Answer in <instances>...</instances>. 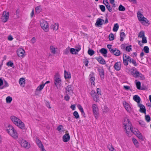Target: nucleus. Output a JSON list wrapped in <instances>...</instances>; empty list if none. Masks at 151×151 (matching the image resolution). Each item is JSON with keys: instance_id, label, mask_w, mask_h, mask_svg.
Here are the masks:
<instances>
[{"instance_id": "64", "label": "nucleus", "mask_w": 151, "mask_h": 151, "mask_svg": "<svg viewBox=\"0 0 151 151\" xmlns=\"http://www.w3.org/2000/svg\"><path fill=\"white\" fill-rule=\"evenodd\" d=\"M8 86L9 85L8 83L5 80L4 81V86H3V87H2L1 88L0 87V89H2L4 88V87H8Z\"/></svg>"}, {"instance_id": "34", "label": "nucleus", "mask_w": 151, "mask_h": 151, "mask_svg": "<svg viewBox=\"0 0 151 151\" xmlns=\"http://www.w3.org/2000/svg\"><path fill=\"white\" fill-rule=\"evenodd\" d=\"M88 53L90 56H92L94 54L95 52L93 50L89 48L88 51Z\"/></svg>"}, {"instance_id": "47", "label": "nucleus", "mask_w": 151, "mask_h": 151, "mask_svg": "<svg viewBox=\"0 0 151 151\" xmlns=\"http://www.w3.org/2000/svg\"><path fill=\"white\" fill-rule=\"evenodd\" d=\"M149 48L147 46H145L143 48L144 52L146 53H148L149 52Z\"/></svg>"}, {"instance_id": "20", "label": "nucleus", "mask_w": 151, "mask_h": 151, "mask_svg": "<svg viewBox=\"0 0 151 151\" xmlns=\"http://www.w3.org/2000/svg\"><path fill=\"white\" fill-rule=\"evenodd\" d=\"M61 81V79L59 78V76L58 75L55 76V85L57 86V84L58 83H60V82Z\"/></svg>"}, {"instance_id": "35", "label": "nucleus", "mask_w": 151, "mask_h": 151, "mask_svg": "<svg viewBox=\"0 0 151 151\" xmlns=\"http://www.w3.org/2000/svg\"><path fill=\"white\" fill-rule=\"evenodd\" d=\"M70 52L73 54H77L78 53L76 51V49L73 48H71L70 49Z\"/></svg>"}, {"instance_id": "30", "label": "nucleus", "mask_w": 151, "mask_h": 151, "mask_svg": "<svg viewBox=\"0 0 151 151\" xmlns=\"http://www.w3.org/2000/svg\"><path fill=\"white\" fill-rule=\"evenodd\" d=\"M19 83L21 85H24L23 86H24L25 83L24 78H21L19 79Z\"/></svg>"}, {"instance_id": "39", "label": "nucleus", "mask_w": 151, "mask_h": 151, "mask_svg": "<svg viewBox=\"0 0 151 151\" xmlns=\"http://www.w3.org/2000/svg\"><path fill=\"white\" fill-rule=\"evenodd\" d=\"M125 8L122 4H120L118 8V9L119 11H124L125 10Z\"/></svg>"}, {"instance_id": "60", "label": "nucleus", "mask_w": 151, "mask_h": 151, "mask_svg": "<svg viewBox=\"0 0 151 151\" xmlns=\"http://www.w3.org/2000/svg\"><path fill=\"white\" fill-rule=\"evenodd\" d=\"M126 130V133L127 135L129 137L131 135V133L130 132V130H128L127 128V129H125Z\"/></svg>"}, {"instance_id": "56", "label": "nucleus", "mask_w": 151, "mask_h": 151, "mask_svg": "<svg viewBox=\"0 0 151 151\" xmlns=\"http://www.w3.org/2000/svg\"><path fill=\"white\" fill-rule=\"evenodd\" d=\"M145 119L147 122H149L151 120V118L149 115H147L145 116Z\"/></svg>"}, {"instance_id": "14", "label": "nucleus", "mask_w": 151, "mask_h": 151, "mask_svg": "<svg viewBox=\"0 0 151 151\" xmlns=\"http://www.w3.org/2000/svg\"><path fill=\"white\" fill-rule=\"evenodd\" d=\"M70 139V136L69 133H66L63 137V140L64 142H68Z\"/></svg>"}, {"instance_id": "12", "label": "nucleus", "mask_w": 151, "mask_h": 151, "mask_svg": "<svg viewBox=\"0 0 151 151\" xmlns=\"http://www.w3.org/2000/svg\"><path fill=\"white\" fill-rule=\"evenodd\" d=\"M138 106L140 108L139 111L140 112L144 113L145 114H146V109L144 105L142 104H138Z\"/></svg>"}, {"instance_id": "17", "label": "nucleus", "mask_w": 151, "mask_h": 151, "mask_svg": "<svg viewBox=\"0 0 151 151\" xmlns=\"http://www.w3.org/2000/svg\"><path fill=\"white\" fill-rule=\"evenodd\" d=\"M114 68L116 70H119L121 68V62H119L116 63L114 65Z\"/></svg>"}, {"instance_id": "1", "label": "nucleus", "mask_w": 151, "mask_h": 151, "mask_svg": "<svg viewBox=\"0 0 151 151\" xmlns=\"http://www.w3.org/2000/svg\"><path fill=\"white\" fill-rule=\"evenodd\" d=\"M19 142L22 147L28 149L30 147V145L26 140L22 138L19 139Z\"/></svg>"}, {"instance_id": "26", "label": "nucleus", "mask_w": 151, "mask_h": 151, "mask_svg": "<svg viewBox=\"0 0 151 151\" xmlns=\"http://www.w3.org/2000/svg\"><path fill=\"white\" fill-rule=\"evenodd\" d=\"M64 75L65 79L70 78L71 77V75L70 73L66 72L65 70L64 71Z\"/></svg>"}, {"instance_id": "16", "label": "nucleus", "mask_w": 151, "mask_h": 151, "mask_svg": "<svg viewBox=\"0 0 151 151\" xmlns=\"http://www.w3.org/2000/svg\"><path fill=\"white\" fill-rule=\"evenodd\" d=\"M123 104L124 107L127 111L130 113L132 109L130 105L126 102H125V103H123Z\"/></svg>"}, {"instance_id": "57", "label": "nucleus", "mask_w": 151, "mask_h": 151, "mask_svg": "<svg viewBox=\"0 0 151 151\" xmlns=\"http://www.w3.org/2000/svg\"><path fill=\"white\" fill-rule=\"evenodd\" d=\"M14 129V128L11 125H9L7 127L6 130L7 132L8 133L9 131L11 130Z\"/></svg>"}, {"instance_id": "5", "label": "nucleus", "mask_w": 151, "mask_h": 151, "mask_svg": "<svg viewBox=\"0 0 151 151\" xmlns=\"http://www.w3.org/2000/svg\"><path fill=\"white\" fill-rule=\"evenodd\" d=\"M92 106L93 114L95 117L96 118V117H97L99 114L98 112V109L97 105L95 104H93Z\"/></svg>"}, {"instance_id": "22", "label": "nucleus", "mask_w": 151, "mask_h": 151, "mask_svg": "<svg viewBox=\"0 0 151 151\" xmlns=\"http://www.w3.org/2000/svg\"><path fill=\"white\" fill-rule=\"evenodd\" d=\"M136 85L137 88L139 90H145V88H141V83L140 81H137V80H135Z\"/></svg>"}, {"instance_id": "48", "label": "nucleus", "mask_w": 151, "mask_h": 151, "mask_svg": "<svg viewBox=\"0 0 151 151\" xmlns=\"http://www.w3.org/2000/svg\"><path fill=\"white\" fill-rule=\"evenodd\" d=\"M123 60L124 65L125 66H127L128 64V60L127 59L124 58V56L123 57Z\"/></svg>"}, {"instance_id": "55", "label": "nucleus", "mask_w": 151, "mask_h": 151, "mask_svg": "<svg viewBox=\"0 0 151 151\" xmlns=\"http://www.w3.org/2000/svg\"><path fill=\"white\" fill-rule=\"evenodd\" d=\"M50 48L51 50L52 53L53 54H55L56 52L55 48L54 47H53L52 46H50Z\"/></svg>"}, {"instance_id": "19", "label": "nucleus", "mask_w": 151, "mask_h": 151, "mask_svg": "<svg viewBox=\"0 0 151 151\" xmlns=\"http://www.w3.org/2000/svg\"><path fill=\"white\" fill-rule=\"evenodd\" d=\"M20 121L18 122V124H17V125L19 128L22 129H25V126L24 124L22 122L21 120H19Z\"/></svg>"}, {"instance_id": "37", "label": "nucleus", "mask_w": 151, "mask_h": 151, "mask_svg": "<svg viewBox=\"0 0 151 151\" xmlns=\"http://www.w3.org/2000/svg\"><path fill=\"white\" fill-rule=\"evenodd\" d=\"M12 100V98L9 96L7 97L6 98V101L7 103H10Z\"/></svg>"}, {"instance_id": "21", "label": "nucleus", "mask_w": 151, "mask_h": 151, "mask_svg": "<svg viewBox=\"0 0 151 151\" xmlns=\"http://www.w3.org/2000/svg\"><path fill=\"white\" fill-rule=\"evenodd\" d=\"M77 107L78 109L81 111L82 114L83 116V117H84V118H86V114L84 112L83 109V108L81 106L80 104H78L77 106Z\"/></svg>"}, {"instance_id": "27", "label": "nucleus", "mask_w": 151, "mask_h": 151, "mask_svg": "<svg viewBox=\"0 0 151 151\" xmlns=\"http://www.w3.org/2000/svg\"><path fill=\"white\" fill-rule=\"evenodd\" d=\"M36 142L40 148L43 146V145L40 140L38 139L37 138H36Z\"/></svg>"}, {"instance_id": "8", "label": "nucleus", "mask_w": 151, "mask_h": 151, "mask_svg": "<svg viewBox=\"0 0 151 151\" xmlns=\"http://www.w3.org/2000/svg\"><path fill=\"white\" fill-rule=\"evenodd\" d=\"M98 70L99 72V74L101 79V80L104 79V73L103 68H98Z\"/></svg>"}, {"instance_id": "32", "label": "nucleus", "mask_w": 151, "mask_h": 151, "mask_svg": "<svg viewBox=\"0 0 151 151\" xmlns=\"http://www.w3.org/2000/svg\"><path fill=\"white\" fill-rule=\"evenodd\" d=\"M132 140L134 144L136 147H138L139 146L138 145V142L137 140L134 138H132Z\"/></svg>"}, {"instance_id": "7", "label": "nucleus", "mask_w": 151, "mask_h": 151, "mask_svg": "<svg viewBox=\"0 0 151 151\" xmlns=\"http://www.w3.org/2000/svg\"><path fill=\"white\" fill-rule=\"evenodd\" d=\"M8 133L14 138L15 139L17 138V133L14 129L9 131Z\"/></svg>"}, {"instance_id": "40", "label": "nucleus", "mask_w": 151, "mask_h": 151, "mask_svg": "<svg viewBox=\"0 0 151 151\" xmlns=\"http://www.w3.org/2000/svg\"><path fill=\"white\" fill-rule=\"evenodd\" d=\"M70 49V47H68L65 49L63 51L64 54L66 55H68L69 54Z\"/></svg>"}, {"instance_id": "59", "label": "nucleus", "mask_w": 151, "mask_h": 151, "mask_svg": "<svg viewBox=\"0 0 151 151\" xmlns=\"http://www.w3.org/2000/svg\"><path fill=\"white\" fill-rule=\"evenodd\" d=\"M142 42L143 43H147V40L146 37L144 36L142 37Z\"/></svg>"}, {"instance_id": "18", "label": "nucleus", "mask_w": 151, "mask_h": 151, "mask_svg": "<svg viewBox=\"0 0 151 151\" xmlns=\"http://www.w3.org/2000/svg\"><path fill=\"white\" fill-rule=\"evenodd\" d=\"M135 73H136L137 75H136V76H134V77L137 78L139 77L140 78V79L142 80H144L145 79L144 76L139 71Z\"/></svg>"}, {"instance_id": "53", "label": "nucleus", "mask_w": 151, "mask_h": 151, "mask_svg": "<svg viewBox=\"0 0 151 151\" xmlns=\"http://www.w3.org/2000/svg\"><path fill=\"white\" fill-rule=\"evenodd\" d=\"M129 130H130L132 133H133L134 134H135L136 135L138 133V131H137L136 130H135L134 131V130L132 126L131 127V129H129Z\"/></svg>"}, {"instance_id": "41", "label": "nucleus", "mask_w": 151, "mask_h": 151, "mask_svg": "<svg viewBox=\"0 0 151 151\" xmlns=\"http://www.w3.org/2000/svg\"><path fill=\"white\" fill-rule=\"evenodd\" d=\"M136 135L139 139L142 140H143L142 135L139 132H138V133Z\"/></svg>"}, {"instance_id": "10", "label": "nucleus", "mask_w": 151, "mask_h": 151, "mask_svg": "<svg viewBox=\"0 0 151 151\" xmlns=\"http://www.w3.org/2000/svg\"><path fill=\"white\" fill-rule=\"evenodd\" d=\"M10 119L13 123L16 125L18 124V122L20 121V119L16 117L15 116H12L10 117Z\"/></svg>"}, {"instance_id": "9", "label": "nucleus", "mask_w": 151, "mask_h": 151, "mask_svg": "<svg viewBox=\"0 0 151 151\" xmlns=\"http://www.w3.org/2000/svg\"><path fill=\"white\" fill-rule=\"evenodd\" d=\"M95 59L97 60L99 63L101 64H105L106 63L105 60L101 56H99L98 57H96Z\"/></svg>"}, {"instance_id": "51", "label": "nucleus", "mask_w": 151, "mask_h": 151, "mask_svg": "<svg viewBox=\"0 0 151 151\" xmlns=\"http://www.w3.org/2000/svg\"><path fill=\"white\" fill-rule=\"evenodd\" d=\"M109 39L110 41H112L114 40V35L112 33H111L109 35Z\"/></svg>"}, {"instance_id": "3", "label": "nucleus", "mask_w": 151, "mask_h": 151, "mask_svg": "<svg viewBox=\"0 0 151 151\" xmlns=\"http://www.w3.org/2000/svg\"><path fill=\"white\" fill-rule=\"evenodd\" d=\"M123 124L125 127V129L127 128L128 130L131 129L132 124L129 120L128 119H125L123 122Z\"/></svg>"}, {"instance_id": "46", "label": "nucleus", "mask_w": 151, "mask_h": 151, "mask_svg": "<svg viewBox=\"0 0 151 151\" xmlns=\"http://www.w3.org/2000/svg\"><path fill=\"white\" fill-rule=\"evenodd\" d=\"M89 77L90 78V80L91 82V84H93V85H94V81L95 80V77L93 76H91Z\"/></svg>"}, {"instance_id": "63", "label": "nucleus", "mask_w": 151, "mask_h": 151, "mask_svg": "<svg viewBox=\"0 0 151 151\" xmlns=\"http://www.w3.org/2000/svg\"><path fill=\"white\" fill-rule=\"evenodd\" d=\"M84 60L83 62L84 63L85 65L86 66H87L89 62L88 60L86 58L85 59H84Z\"/></svg>"}, {"instance_id": "54", "label": "nucleus", "mask_w": 151, "mask_h": 151, "mask_svg": "<svg viewBox=\"0 0 151 151\" xmlns=\"http://www.w3.org/2000/svg\"><path fill=\"white\" fill-rule=\"evenodd\" d=\"M99 8L101 9V11L102 12H104L105 11L106 9L105 6L103 5H100L99 6Z\"/></svg>"}, {"instance_id": "15", "label": "nucleus", "mask_w": 151, "mask_h": 151, "mask_svg": "<svg viewBox=\"0 0 151 151\" xmlns=\"http://www.w3.org/2000/svg\"><path fill=\"white\" fill-rule=\"evenodd\" d=\"M99 52L103 55L104 57H107L108 51L106 49L104 48H102L100 50Z\"/></svg>"}, {"instance_id": "24", "label": "nucleus", "mask_w": 151, "mask_h": 151, "mask_svg": "<svg viewBox=\"0 0 151 151\" xmlns=\"http://www.w3.org/2000/svg\"><path fill=\"white\" fill-rule=\"evenodd\" d=\"M133 98V100L136 101L138 104H139L140 103L141 101V99L138 96L135 95L134 96Z\"/></svg>"}, {"instance_id": "6", "label": "nucleus", "mask_w": 151, "mask_h": 151, "mask_svg": "<svg viewBox=\"0 0 151 151\" xmlns=\"http://www.w3.org/2000/svg\"><path fill=\"white\" fill-rule=\"evenodd\" d=\"M72 87L73 86L72 85H69L65 88V92L66 94L70 95L73 93V90L72 89Z\"/></svg>"}, {"instance_id": "2", "label": "nucleus", "mask_w": 151, "mask_h": 151, "mask_svg": "<svg viewBox=\"0 0 151 151\" xmlns=\"http://www.w3.org/2000/svg\"><path fill=\"white\" fill-rule=\"evenodd\" d=\"M40 25L42 29L45 32L49 31L48 25L47 22L45 20L42 21L40 23Z\"/></svg>"}, {"instance_id": "36", "label": "nucleus", "mask_w": 151, "mask_h": 151, "mask_svg": "<svg viewBox=\"0 0 151 151\" xmlns=\"http://www.w3.org/2000/svg\"><path fill=\"white\" fill-rule=\"evenodd\" d=\"M145 36V32L143 31H140L138 36V37L142 38Z\"/></svg>"}, {"instance_id": "4", "label": "nucleus", "mask_w": 151, "mask_h": 151, "mask_svg": "<svg viewBox=\"0 0 151 151\" xmlns=\"http://www.w3.org/2000/svg\"><path fill=\"white\" fill-rule=\"evenodd\" d=\"M9 13L6 12H4L3 13L2 16V21L5 22L7 21L9 18Z\"/></svg>"}, {"instance_id": "62", "label": "nucleus", "mask_w": 151, "mask_h": 151, "mask_svg": "<svg viewBox=\"0 0 151 151\" xmlns=\"http://www.w3.org/2000/svg\"><path fill=\"white\" fill-rule=\"evenodd\" d=\"M76 50L77 52H79L81 49V46L80 45H79L78 46H75Z\"/></svg>"}, {"instance_id": "44", "label": "nucleus", "mask_w": 151, "mask_h": 151, "mask_svg": "<svg viewBox=\"0 0 151 151\" xmlns=\"http://www.w3.org/2000/svg\"><path fill=\"white\" fill-rule=\"evenodd\" d=\"M105 5L106 6V8L109 12H111L112 11V8L109 3V4H106Z\"/></svg>"}, {"instance_id": "11", "label": "nucleus", "mask_w": 151, "mask_h": 151, "mask_svg": "<svg viewBox=\"0 0 151 151\" xmlns=\"http://www.w3.org/2000/svg\"><path fill=\"white\" fill-rule=\"evenodd\" d=\"M25 53V51L23 49L20 48L17 50V54L19 57H23Z\"/></svg>"}, {"instance_id": "50", "label": "nucleus", "mask_w": 151, "mask_h": 151, "mask_svg": "<svg viewBox=\"0 0 151 151\" xmlns=\"http://www.w3.org/2000/svg\"><path fill=\"white\" fill-rule=\"evenodd\" d=\"M107 147L108 148L109 150H110L111 151H114V148L111 145H110V144H108L107 145Z\"/></svg>"}, {"instance_id": "58", "label": "nucleus", "mask_w": 151, "mask_h": 151, "mask_svg": "<svg viewBox=\"0 0 151 151\" xmlns=\"http://www.w3.org/2000/svg\"><path fill=\"white\" fill-rule=\"evenodd\" d=\"M120 54L121 53L119 50L116 49V51L115 54H114V55L116 56H118L120 55Z\"/></svg>"}, {"instance_id": "25", "label": "nucleus", "mask_w": 151, "mask_h": 151, "mask_svg": "<svg viewBox=\"0 0 151 151\" xmlns=\"http://www.w3.org/2000/svg\"><path fill=\"white\" fill-rule=\"evenodd\" d=\"M130 71L131 74L133 75L134 77V76H136V75H137V74L135 73L139 71L137 70V69L135 67H133L131 69Z\"/></svg>"}, {"instance_id": "49", "label": "nucleus", "mask_w": 151, "mask_h": 151, "mask_svg": "<svg viewBox=\"0 0 151 151\" xmlns=\"http://www.w3.org/2000/svg\"><path fill=\"white\" fill-rule=\"evenodd\" d=\"M139 124L142 127H145V123L143 121L139 120L138 122Z\"/></svg>"}, {"instance_id": "29", "label": "nucleus", "mask_w": 151, "mask_h": 151, "mask_svg": "<svg viewBox=\"0 0 151 151\" xmlns=\"http://www.w3.org/2000/svg\"><path fill=\"white\" fill-rule=\"evenodd\" d=\"M119 27V24L117 23L115 24L114 26L113 30L114 32H116Z\"/></svg>"}, {"instance_id": "43", "label": "nucleus", "mask_w": 151, "mask_h": 151, "mask_svg": "<svg viewBox=\"0 0 151 151\" xmlns=\"http://www.w3.org/2000/svg\"><path fill=\"white\" fill-rule=\"evenodd\" d=\"M73 115L75 116V118L76 119L79 118V114L78 112L76 111H75L73 112Z\"/></svg>"}, {"instance_id": "61", "label": "nucleus", "mask_w": 151, "mask_h": 151, "mask_svg": "<svg viewBox=\"0 0 151 151\" xmlns=\"http://www.w3.org/2000/svg\"><path fill=\"white\" fill-rule=\"evenodd\" d=\"M14 65L13 63L11 61H9L7 63L6 65L8 66H10L11 67H12V66Z\"/></svg>"}, {"instance_id": "33", "label": "nucleus", "mask_w": 151, "mask_h": 151, "mask_svg": "<svg viewBox=\"0 0 151 151\" xmlns=\"http://www.w3.org/2000/svg\"><path fill=\"white\" fill-rule=\"evenodd\" d=\"M120 40L121 41H122L124 40V38L123 37H125V35L124 32H121L120 33Z\"/></svg>"}, {"instance_id": "23", "label": "nucleus", "mask_w": 151, "mask_h": 151, "mask_svg": "<svg viewBox=\"0 0 151 151\" xmlns=\"http://www.w3.org/2000/svg\"><path fill=\"white\" fill-rule=\"evenodd\" d=\"M58 24L55 23L54 24L51 25L50 26V28L53 30L56 31L58 29Z\"/></svg>"}, {"instance_id": "13", "label": "nucleus", "mask_w": 151, "mask_h": 151, "mask_svg": "<svg viewBox=\"0 0 151 151\" xmlns=\"http://www.w3.org/2000/svg\"><path fill=\"white\" fill-rule=\"evenodd\" d=\"M104 20L100 18H98L95 23V25L97 27H100L102 24V22H104Z\"/></svg>"}, {"instance_id": "38", "label": "nucleus", "mask_w": 151, "mask_h": 151, "mask_svg": "<svg viewBox=\"0 0 151 151\" xmlns=\"http://www.w3.org/2000/svg\"><path fill=\"white\" fill-rule=\"evenodd\" d=\"M99 96L96 93H95L93 98L94 100L96 102H98L99 100Z\"/></svg>"}, {"instance_id": "31", "label": "nucleus", "mask_w": 151, "mask_h": 151, "mask_svg": "<svg viewBox=\"0 0 151 151\" xmlns=\"http://www.w3.org/2000/svg\"><path fill=\"white\" fill-rule=\"evenodd\" d=\"M137 16L138 19L139 21H140V19H142V17H144L143 14L139 11L137 12Z\"/></svg>"}, {"instance_id": "45", "label": "nucleus", "mask_w": 151, "mask_h": 151, "mask_svg": "<svg viewBox=\"0 0 151 151\" xmlns=\"http://www.w3.org/2000/svg\"><path fill=\"white\" fill-rule=\"evenodd\" d=\"M132 45H129L128 46H127L126 47L125 50L128 52H130L132 51Z\"/></svg>"}, {"instance_id": "52", "label": "nucleus", "mask_w": 151, "mask_h": 151, "mask_svg": "<svg viewBox=\"0 0 151 151\" xmlns=\"http://www.w3.org/2000/svg\"><path fill=\"white\" fill-rule=\"evenodd\" d=\"M129 130H130L132 133H133L134 134H135L136 135L138 133V131H137L136 130H135L134 131V130L132 126L131 127V129H129Z\"/></svg>"}, {"instance_id": "28", "label": "nucleus", "mask_w": 151, "mask_h": 151, "mask_svg": "<svg viewBox=\"0 0 151 151\" xmlns=\"http://www.w3.org/2000/svg\"><path fill=\"white\" fill-rule=\"evenodd\" d=\"M45 85V83H44L40 85L37 88L36 90L37 91H41V90L43 88Z\"/></svg>"}, {"instance_id": "42", "label": "nucleus", "mask_w": 151, "mask_h": 151, "mask_svg": "<svg viewBox=\"0 0 151 151\" xmlns=\"http://www.w3.org/2000/svg\"><path fill=\"white\" fill-rule=\"evenodd\" d=\"M140 21H142L145 22L146 23V24H149V21L146 18L144 17H143L142 19H140Z\"/></svg>"}]
</instances>
